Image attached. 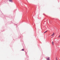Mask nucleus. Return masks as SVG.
I'll return each mask as SVG.
<instances>
[{"label": "nucleus", "instance_id": "7ed1b4c3", "mask_svg": "<svg viewBox=\"0 0 60 60\" xmlns=\"http://www.w3.org/2000/svg\"><path fill=\"white\" fill-rule=\"evenodd\" d=\"M54 35V33H53L52 35L51 36H53Z\"/></svg>", "mask_w": 60, "mask_h": 60}, {"label": "nucleus", "instance_id": "0eeeda50", "mask_svg": "<svg viewBox=\"0 0 60 60\" xmlns=\"http://www.w3.org/2000/svg\"><path fill=\"white\" fill-rule=\"evenodd\" d=\"M56 60H57V58H56Z\"/></svg>", "mask_w": 60, "mask_h": 60}, {"label": "nucleus", "instance_id": "20e7f679", "mask_svg": "<svg viewBox=\"0 0 60 60\" xmlns=\"http://www.w3.org/2000/svg\"><path fill=\"white\" fill-rule=\"evenodd\" d=\"M52 45H54V42H53V41L52 42Z\"/></svg>", "mask_w": 60, "mask_h": 60}, {"label": "nucleus", "instance_id": "f257e3e1", "mask_svg": "<svg viewBox=\"0 0 60 60\" xmlns=\"http://www.w3.org/2000/svg\"><path fill=\"white\" fill-rule=\"evenodd\" d=\"M9 2H10L12 3V0H9Z\"/></svg>", "mask_w": 60, "mask_h": 60}, {"label": "nucleus", "instance_id": "6e6552de", "mask_svg": "<svg viewBox=\"0 0 60 60\" xmlns=\"http://www.w3.org/2000/svg\"><path fill=\"white\" fill-rule=\"evenodd\" d=\"M60 37V35L59 36V38Z\"/></svg>", "mask_w": 60, "mask_h": 60}, {"label": "nucleus", "instance_id": "423d86ee", "mask_svg": "<svg viewBox=\"0 0 60 60\" xmlns=\"http://www.w3.org/2000/svg\"><path fill=\"white\" fill-rule=\"evenodd\" d=\"M22 51H24V49H22Z\"/></svg>", "mask_w": 60, "mask_h": 60}, {"label": "nucleus", "instance_id": "f03ea898", "mask_svg": "<svg viewBox=\"0 0 60 60\" xmlns=\"http://www.w3.org/2000/svg\"><path fill=\"white\" fill-rule=\"evenodd\" d=\"M47 60H49V57H48L46 58Z\"/></svg>", "mask_w": 60, "mask_h": 60}, {"label": "nucleus", "instance_id": "39448f33", "mask_svg": "<svg viewBox=\"0 0 60 60\" xmlns=\"http://www.w3.org/2000/svg\"><path fill=\"white\" fill-rule=\"evenodd\" d=\"M47 32V31H45V32H44V34L45 33H46V32Z\"/></svg>", "mask_w": 60, "mask_h": 60}]
</instances>
